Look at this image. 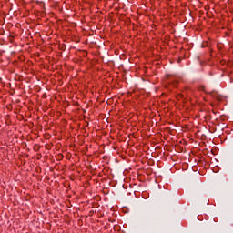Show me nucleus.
I'll return each mask as SVG.
<instances>
[{
  "mask_svg": "<svg viewBox=\"0 0 233 233\" xmlns=\"http://www.w3.org/2000/svg\"><path fill=\"white\" fill-rule=\"evenodd\" d=\"M169 83H172L174 86H177L179 81L176 80L174 77L169 78Z\"/></svg>",
  "mask_w": 233,
  "mask_h": 233,
  "instance_id": "1",
  "label": "nucleus"
},
{
  "mask_svg": "<svg viewBox=\"0 0 233 233\" xmlns=\"http://www.w3.org/2000/svg\"><path fill=\"white\" fill-rule=\"evenodd\" d=\"M201 90H205V87H201Z\"/></svg>",
  "mask_w": 233,
  "mask_h": 233,
  "instance_id": "2",
  "label": "nucleus"
},
{
  "mask_svg": "<svg viewBox=\"0 0 233 233\" xmlns=\"http://www.w3.org/2000/svg\"><path fill=\"white\" fill-rule=\"evenodd\" d=\"M179 97H183V95H179Z\"/></svg>",
  "mask_w": 233,
  "mask_h": 233,
  "instance_id": "3",
  "label": "nucleus"
}]
</instances>
